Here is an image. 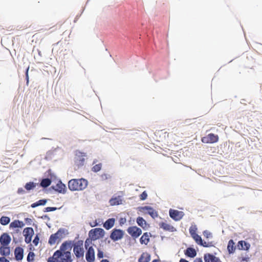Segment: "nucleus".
<instances>
[{
	"mask_svg": "<svg viewBox=\"0 0 262 262\" xmlns=\"http://www.w3.org/2000/svg\"><path fill=\"white\" fill-rule=\"evenodd\" d=\"M73 247L72 241L63 242L59 250L52 256L48 258V262H73L71 251Z\"/></svg>",
	"mask_w": 262,
	"mask_h": 262,
	"instance_id": "1",
	"label": "nucleus"
},
{
	"mask_svg": "<svg viewBox=\"0 0 262 262\" xmlns=\"http://www.w3.org/2000/svg\"><path fill=\"white\" fill-rule=\"evenodd\" d=\"M88 181L83 178L74 179L68 182V187L71 191H81L86 188Z\"/></svg>",
	"mask_w": 262,
	"mask_h": 262,
	"instance_id": "2",
	"label": "nucleus"
},
{
	"mask_svg": "<svg viewBox=\"0 0 262 262\" xmlns=\"http://www.w3.org/2000/svg\"><path fill=\"white\" fill-rule=\"evenodd\" d=\"M91 241L86 239L84 243V246L87 251L85 254V259L88 262H94L95 259V251L92 246H90Z\"/></svg>",
	"mask_w": 262,
	"mask_h": 262,
	"instance_id": "3",
	"label": "nucleus"
},
{
	"mask_svg": "<svg viewBox=\"0 0 262 262\" xmlns=\"http://www.w3.org/2000/svg\"><path fill=\"white\" fill-rule=\"evenodd\" d=\"M105 234L104 230L100 228L91 229L89 232V236L91 241H95L102 238Z\"/></svg>",
	"mask_w": 262,
	"mask_h": 262,
	"instance_id": "4",
	"label": "nucleus"
},
{
	"mask_svg": "<svg viewBox=\"0 0 262 262\" xmlns=\"http://www.w3.org/2000/svg\"><path fill=\"white\" fill-rule=\"evenodd\" d=\"M64 235V231L63 229H59L56 233L52 234L49 239L48 243L50 245H53L56 243H59Z\"/></svg>",
	"mask_w": 262,
	"mask_h": 262,
	"instance_id": "5",
	"label": "nucleus"
},
{
	"mask_svg": "<svg viewBox=\"0 0 262 262\" xmlns=\"http://www.w3.org/2000/svg\"><path fill=\"white\" fill-rule=\"evenodd\" d=\"M86 156L85 153L82 152L80 151L75 152V157L74 158L75 165L78 167L83 166L85 162L84 157Z\"/></svg>",
	"mask_w": 262,
	"mask_h": 262,
	"instance_id": "6",
	"label": "nucleus"
},
{
	"mask_svg": "<svg viewBox=\"0 0 262 262\" xmlns=\"http://www.w3.org/2000/svg\"><path fill=\"white\" fill-rule=\"evenodd\" d=\"M73 252L77 258H82L84 256V249L82 242H78L73 246Z\"/></svg>",
	"mask_w": 262,
	"mask_h": 262,
	"instance_id": "7",
	"label": "nucleus"
},
{
	"mask_svg": "<svg viewBox=\"0 0 262 262\" xmlns=\"http://www.w3.org/2000/svg\"><path fill=\"white\" fill-rule=\"evenodd\" d=\"M170 217L175 221L181 220L184 215L183 211L170 209L169 211Z\"/></svg>",
	"mask_w": 262,
	"mask_h": 262,
	"instance_id": "8",
	"label": "nucleus"
},
{
	"mask_svg": "<svg viewBox=\"0 0 262 262\" xmlns=\"http://www.w3.org/2000/svg\"><path fill=\"white\" fill-rule=\"evenodd\" d=\"M201 141L205 143H214L219 141V136L217 135L210 133L202 138Z\"/></svg>",
	"mask_w": 262,
	"mask_h": 262,
	"instance_id": "9",
	"label": "nucleus"
},
{
	"mask_svg": "<svg viewBox=\"0 0 262 262\" xmlns=\"http://www.w3.org/2000/svg\"><path fill=\"white\" fill-rule=\"evenodd\" d=\"M124 235V231L121 229H114L110 235V238L113 241L121 239Z\"/></svg>",
	"mask_w": 262,
	"mask_h": 262,
	"instance_id": "10",
	"label": "nucleus"
},
{
	"mask_svg": "<svg viewBox=\"0 0 262 262\" xmlns=\"http://www.w3.org/2000/svg\"><path fill=\"white\" fill-rule=\"evenodd\" d=\"M127 231L134 238H137L142 234V230L137 226H131L128 228Z\"/></svg>",
	"mask_w": 262,
	"mask_h": 262,
	"instance_id": "11",
	"label": "nucleus"
},
{
	"mask_svg": "<svg viewBox=\"0 0 262 262\" xmlns=\"http://www.w3.org/2000/svg\"><path fill=\"white\" fill-rule=\"evenodd\" d=\"M24 234L25 236V241L27 244H29L32 240V236L34 234V230L31 227H27L24 230Z\"/></svg>",
	"mask_w": 262,
	"mask_h": 262,
	"instance_id": "12",
	"label": "nucleus"
},
{
	"mask_svg": "<svg viewBox=\"0 0 262 262\" xmlns=\"http://www.w3.org/2000/svg\"><path fill=\"white\" fill-rule=\"evenodd\" d=\"M52 188L60 193L64 194L66 192V186L60 181H58L55 186H53Z\"/></svg>",
	"mask_w": 262,
	"mask_h": 262,
	"instance_id": "13",
	"label": "nucleus"
},
{
	"mask_svg": "<svg viewBox=\"0 0 262 262\" xmlns=\"http://www.w3.org/2000/svg\"><path fill=\"white\" fill-rule=\"evenodd\" d=\"M142 211L149 214L152 218H155L158 216L157 212L152 208L149 206H144L141 208Z\"/></svg>",
	"mask_w": 262,
	"mask_h": 262,
	"instance_id": "14",
	"label": "nucleus"
},
{
	"mask_svg": "<svg viewBox=\"0 0 262 262\" xmlns=\"http://www.w3.org/2000/svg\"><path fill=\"white\" fill-rule=\"evenodd\" d=\"M11 242L10 236L6 233H3L0 237V243L2 245L8 246Z\"/></svg>",
	"mask_w": 262,
	"mask_h": 262,
	"instance_id": "15",
	"label": "nucleus"
},
{
	"mask_svg": "<svg viewBox=\"0 0 262 262\" xmlns=\"http://www.w3.org/2000/svg\"><path fill=\"white\" fill-rule=\"evenodd\" d=\"M204 258L205 262H222L219 258L209 253L205 254Z\"/></svg>",
	"mask_w": 262,
	"mask_h": 262,
	"instance_id": "16",
	"label": "nucleus"
},
{
	"mask_svg": "<svg viewBox=\"0 0 262 262\" xmlns=\"http://www.w3.org/2000/svg\"><path fill=\"white\" fill-rule=\"evenodd\" d=\"M160 228L163 229L165 231L173 232L175 230L174 228L171 225L166 222H161L159 224Z\"/></svg>",
	"mask_w": 262,
	"mask_h": 262,
	"instance_id": "17",
	"label": "nucleus"
},
{
	"mask_svg": "<svg viewBox=\"0 0 262 262\" xmlns=\"http://www.w3.org/2000/svg\"><path fill=\"white\" fill-rule=\"evenodd\" d=\"M25 226V224L23 221L15 220L11 222L9 225L10 229H15L17 228H22Z\"/></svg>",
	"mask_w": 262,
	"mask_h": 262,
	"instance_id": "18",
	"label": "nucleus"
},
{
	"mask_svg": "<svg viewBox=\"0 0 262 262\" xmlns=\"http://www.w3.org/2000/svg\"><path fill=\"white\" fill-rule=\"evenodd\" d=\"M23 249L20 247H17L14 250V255L15 259L17 260H20L23 258Z\"/></svg>",
	"mask_w": 262,
	"mask_h": 262,
	"instance_id": "19",
	"label": "nucleus"
},
{
	"mask_svg": "<svg viewBox=\"0 0 262 262\" xmlns=\"http://www.w3.org/2000/svg\"><path fill=\"white\" fill-rule=\"evenodd\" d=\"M115 222V220L114 218L109 219L107 220H106L104 223L103 224V227L106 229L109 230L110 229L112 228Z\"/></svg>",
	"mask_w": 262,
	"mask_h": 262,
	"instance_id": "20",
	"label": "nucleus"
},
{
	"mask_svg": "<svg viewBox=\"0 0 262 262\" xmlns=\"http://www.w3.org/2000/svg\"><path fill=\"white\" fill-rule=\"evenodd\" d=\"M0 253L4 256H9L10 254V249L8 246H1L0 247Z\"/></svg>",
	"mask_w": 262,
	"mask_h": 262,
	"instance_id": "21",
	"label": "nucleus"
},
{
	"mask_svg": "<svg viewBox=\"0 0 262 262\" xmlns=\"http://www.w3.org/2000/svg\"><path fill=\"white\" fill-rule=\"evenodd\" d=\"M150 260V256L147 252L143 253L138 259V262H149Z\"/></svg>",
	"mask_w": 262,
	"mask_h": 262,
	"instance_id": "22",
	"label": "nucleus"
},
{
	"mask_svg": "<svg viewBox=\"0 0 262 262\" xmlns=\"http://www.w3.org/2000/svg\"><path fill=\"white\" fill-rule=\"evenodd\" d=\"M147 232L144 233L140 239V242L141 244L147 245L149 242V234Z\"/></svg>",
	"mask_w": 262,
	"mask_h": 262,
	"instance_id": "23",
	"label": "nucleus"
},
{
	"mask_svg": "<svg viewBox=\"0 0 262 262\" xmlns=\"http://www.w3.org/2000/svg\"><path fill=\"white\" fill-rule=\"evenodd\" d=\"M185 254L188 257L193 258L196 256V252L194 249L189 247L186 250Z\"/></svg>",
	"mask_w": 262,
	"mask_h": 262,
	"instance_id": "24",
	"label": "nucleus"
},
{
	"mask_svg": "<svg viewBox=\"0 0 262 262\" xmlns=\"http://www.w3.org/2000/svg\"><path fill=\"white\" fill-rule=\"evenodd\" d=\"M234 244H235L232 239H230L228 242L227 249L229 253H232L234 252L235 249Z\"/></svg>",
	"mask_w": 262,
	"mask_h": 262,
	"instance_id": "25",
	"label": "nucleus"
},
{
	"mask_svg": "<svg viewBox=\"0 0 262 262\" xmlns=\"http://www.w3.org/2000/svg\"><path fill=\"white\" fill-rule=\"evenodd\" d=\"M137 223L139 226L143 228V229L146 227V222L145 220L142 217H138L137 219Z\"/></svg>",
	"mask_w": 262,
	"mask_h": 262,
	"instance_id": "26",
	"label": "nucleus"
},
{
	"mask_svg": "<svg viewBox=\"0 0 262 262\" xmlns=\"http://www.w3.org/2000/svg\"><path fill=\"white\" fill-rule=\"evenodd\" d=\"M51 183V180L50 179L46 178L43 179L41 180L40 182V186L43 188H46L50 186Z\"/></svg>",
	"mask_w": 262,
	"mask_h": 262,
	"instance_id": "27",
	"label": "nucleus"
},
{
	"mask_svg": "<svg viewBox=\"0 0 262 262\" xmlns=\"http://www.w3.org/2000/svg\"><path fill=\"white\" fill-rule=\"evenodd\" d=\"M47 200L46 199L40 200L38 201L37 202L32 204L31 206L32 208H35L38 206L45 205L46 204V203H47Z\"/></svg>",
	"mask_w": 262,
	"mask_h": 262,
	"instance_id": "28",
	"label": "nucleus"
},
{
	"mask_svg": "<svg viewBox=\"0 0 262 262\" xmlns=\"http://www.w3.org/2000/svg\"><path fill=\"white\" fill-rule=\"evenodd\" d=\"M10 222V217L8 216H3L0 219V223L2 225H6Z\"/></svg>",
	"mask_w": 262,
	"mask_h": 262,
	"instance_id": "29",
	"label": "nucleus"
},
{
	"mask_svg": "<svg viewBox=\"0 0 262 262\" xmlns=\"http://www.w3.org/2000/svg\"><path fill=\"white\" fill-rule=\"evenodd\" d=\"M110 203L111 205H119L121 203V200L119 197L112 198L110 200Z\"/></svg>",
	"mask_w": 262,
	"mask_h": 262,
	"instance_id": "30",
	"label": "nucleus"
},
{
	"mask_svg": "<svg viewBox=\"0 0 262 262\" xmlns=\"http://www.w3.org/2000/svg\"><path fill=\"white\" fill-rule=\"evenodd\" d=\"M36 183H34V182H30L26 184V185L25 186V188L27 190L29 191V190L34 189L36 187Z\"/></svg>",
	"mask_w": 262,
	"mask_h": 262,
	"instance_id": "31",
	"label": "nucleus"
},
{
	"mask_svg": "<svg viewBox=\"0 0 262 262\" xmlns=\"http://www.w3.org/2000/svg\"><path fill=\"white\" fill-rule=\"evenodd\" d=\"M196 230H197V228L195 226L190 227V228H189V233H190L191 237H192L193 236H194L197 234Z\"/></svg>",
	"mask_w": 262,
	"mask_h": 262,
	"instance_id": "32",
	"label": "nucleus"
},
{
	"mask_svg": "<svg viewBox=\"0 0 262 262\" xmlns=\"http://www.w3.org/2000/svg\"><path fill=\"white\" fill-rule=\"evenodd\" d=\"M101 167H102V164L101 163H99V164H96L95 166H94L92 167V170L93 171L97 172L101 170Z\"/></svg>",
	"mask_w": 262,
	"mask_h": 262,
	"instance_id": "33",
	"label": "nucleus"
},
{
	"mask_svg": "<svg viewBox=\"0 0 262 262\" xmlns=\"http://www.w3.org/2000/svg\"><path fill=\"white\" fill-rule=\"evenodd\" d=\"M192 237L198 245H199L200 243H202V239L201 237L198 234L193 236Z\"/></svg>",
	"mask_w": 262,
	"mask_h": 262,
	"instance_id": "34",
	"label": "nucleus"
},
{
	"mask_svg": "<svg viewBox=\"0 0 262 262\" xmlns=\"http://www.w3.org/2000/svg\"><path fill=\"white\" fill-rule=\"evenodd\" d=\"M34 253L32 252H30L27 256V261L28 262H32L34 260Z\"/></svg>",
	"mask_w": 262,
	"mask_h": 262,
	"instance_id": "35",
	"label": "nucleus"
},
{
	"mask_svg": "<svg viewBox=\"0 0 262 262\" xmlns=\"http://www.w3.org/2000/svg\"><path fill=\"white\" fill-rule=\"evenodd\" d=\"M199 245L202 246L204 247H209L212 246V242H206L202 241V243H200Z\"/></svg>",
	"mask_w": 262,
	"mask_h": 262,
	"instance_id": "36",
	"label": "nucleus"
},
{
	"mask_svg": "<svg viewBox=\"0 0 262 262\" xmlns=\"http://www.w3.org/2000/svg\"><path fill=\"white\" fill-rule=\"evenodd\" d=\"M147 197V194L146 192L145 191H143L140 195V199L141 200H145L146 199Z\"/></svg>",
	"mask_w": 262,
	"mask_h": 262,
	"instance_id": "37",
	"label": "nucleus"
},
{
	"mask_svg": "<svg viewBox=\"0 0 262 262\" xmlns=\"http://www.w3.org/2000/svg\"><path fill=\"white\" fill-rule=\"evenodd\" d=\"M57 209L56 207H48L45 208V212L53 211Z\"/></svg>",
	"mask_w": 262,
	"mask_h": 262,
	"instance_id": "38",
	"label": "nucleus"
},
{
	"mask_svg": "<svg viewBox=\"0 0 262 262\" xmlns=\"http://www.w3.org/2000/svg\"><path fill=\"white\" fill-rule=\"evenodd\" d=\"M203 235L205 237L207 238L211 237L212 236L211 233L207 230H205L203 232Z\"/></svg>",
	"mask_w": 262,
	"mask_h": 262,
	"instance_id": "39",
	"label": "nucleus"
},
{
	"mask_svg": "<svg viewBox=\"0 0 262 262\" xmlns=\"http://www.w3.org/2000/svg\"><path fill=\"white\" fill-rule=\"evenodd\" d=\"M97 256L99 258H102L104 256L103 252L100 249L98 250Z\"/></svg>",
	"mask_w": 262,
	"mask_h": 262,
	"instance_id": "40",
	"label": "nucleus"
},
{
	"mask_svg": "<svg viewBox=\"0 0 262 262\" xmlns=\"http://www.w3.org/2000/svg\"><path fill=\"white\" fill-rule=\"evenodd\" d=\"M244 241H241L238 242V247L239 249H244Z\"/></svg>",
	"mask_w": 262,
	"mask_h": 262,
	"instance_id": "41",
	"label": "nucleus"
},
{
	"mask_svg": "<svg viewBox=\"0 0 262 262\" xmlns=\"http://www.w3.org/2000/svg\"><path fill=\"white\" fill-rule=\"evenodd\" d=\"M39 240V238L38 235H36L33 241V243L34 244V245L37 246L38 245Z\"/></svg>",
	"mask_w": 262,
	"mask_h": 262,
	"instance_id": "42",
	"label": "nucleus"
},
{
	"mask_svg": "<svg viewBox=\"0 0 262 262\" xmlns=\"http://www.w3.org/2000/svg\"><path fill=\"white\" fill-rule=\"evenodd\" d=\"M244 245L245 246L244 250H248L249 249L250 247V245L249 243H247V242H246L245 241H244Z\"/></svg>",
	"mask_w": 262,
	"mask_h": 262,
	"instance_id": "43",
	"label": "nucleus"
},
{
	"mask_svg": "<svg viewBox=\"0 0 262 262\" xmlns=\"http://www.w3.org/2000/svg\"><path fill=\"white\" fill-rule=\"evenodd\" d=\"M25 192V191L23 188H19L17 190V193L18 194H24Z\"/></svg>",
	"mask_w": 262,
	"mask_h": 262,
	"instance_id": "44",
	"label": "nucleus"
},
{
	"mask_svg": "<svg viewBox=\"0 0 262 262\" xmlns=\"http://www.w3.org/2000/svg\"><path fill=\"white\" fill-rule=\"evenodd\" d=\"M25 221L26 223L28 225H31L32 222V220L30 218H26Z\"/></svg>",
	"mask_w": 262,
	"mask_h": 262,
	"instance_id": "45",
	"label": "nucleus"
},
{
	"mask_svg": "<svg viewBox=\"0 0 262 262\" xmlns=\"http://www.w3.org/2000/svg\"><path fill=\"white\" fill-rule=\"evenodd\" d=\"M0 262H10L8 259H7L5 257H0Z\"/></svg>",
	"mask_w": 262,
	"mask_h": 262,
	"instance_id": "46",
	"label": "nucleus"
},
{
	"mask_svg": "<svg viewBox=\"0 0 262 262\" xmlns=\"http://www.w3.org/2000/svg\"><path fill=\"white\" fill-rule=\"evenodd\" d=\"M108 177H110L108 176ZM101 178L102 179H107L108 178V175L107 174H103L101 175Z\"/></svg>",
	"mask_w": 262,
	"mask_h": 262,
	"instance_id": "47",
	"label": "nucleus"
},
{
	"mask_svg": "<svg viewBox=\"0 0 262 262\" xmlns=\"http://www.w3.org/2000/svg\"><path fill=\"white\" fill-rule=\"evenodd\" d=\"M126 222V220L124 218H121L120 220V224H123Z\"/></svg>",
	"mask_w": 262,
	"mask_h": 262,
	"instance_id": "48",
	"label": "nucleus"
},
{
	"mask_svg": "<svg viewBox=\"0 0 262 262\" xmlns=\"http://www.w3.org/2000/svg\"><path fill=\"white\" fill-rule=\"evenodd\" d=\"M193 262H203L202 260L200 258H196Z\"/></svg>",
	"mask_w": 262,
	"mask_h": 262,
	"instance_id": "49",
	"label": "nucleus"
},
{
	"mask_svg": "<svg viewBox=\"0 0 262 262\" xmlns=\"http://www.w3.org/2000/svg\"><path fill=\"white\" fill-rule=\"evenodd\" d=\"M180 262H189L188 260L185 259L181 258L180 260Z\"/></svg>",
	"mask_w": 262,
	"mask_h": 262,
	"instance_id": "50",
	"label": "nucleus"
},
{
	"mask_svg": "<svg viewBox=\"0 0 262 262\" xmlns=\"http://www.w3.org/2000/svg\"><path fill=\"white\" fill-rule=\"evenodd\" d=\"M100 262H110V261L108 260H107L106 259H104L101 260V261Z\"/></svg>",
	"mask_w": 262,
	"mask_h": 262,
	"instance_id": "51",
	"label": "nucleus"
},
{
	"mask_svg": "<svg viewBox=\"0 0 262 262\" xmlns=\"http://www.w3.org/2000/svg\"><path fill=\"white\" fill-rule=\"evenodd\" d=\"M28 69H29V68H28L27 72H26V77H27L28 80Z\"/></svg>",
	"mask_w": 262,
	"mask_h": 262,
	"instance_id": "52",
	"label": "nucleus"
},
{
	"mask_svg": "<svg viewBox=\"0 0 262 262\" xmlns=\"http://www.w3.org/2000/svg\"><path fill=\"white\" fill-rule=\"evenodd\" d=\"M90 225H91V227H95V226H97V223H95L94 225L91 224Z\"/></svg>",
	"mask_w": 262,
	"mask_h": 262,
	"instance_id": "53",
	"label": "nucleus"
},
{
	"mask_svg": "<svg viewBox=\"0 0 262 262\" xmlns=\"http://www.w3.org/2000/svg\"><path fill=\"white\" fill-rule=\"evenodd\" d=\"M152 262H159V260L158 259H154Z\"/></svg>",
	"mask_w": 262,
	"mask_h": 262,
	"instance_id": "54",
	"label": "nucleus"
},
{
	"mask_svg": "<svg viewBox=\"0 0 262 262\" xmlns=\"http://www.w3.org/2000/svg\"><path fill=\"white\" fill-rule=\"evenodd\" d=\"M262 262V261H261Z\"/></svg>",
	"mask_w": 262,
	"mask_h": 262,
	"instance_id": "55",
	"label": "nucleus"
}]
</instances>
